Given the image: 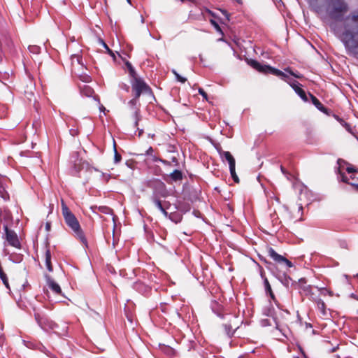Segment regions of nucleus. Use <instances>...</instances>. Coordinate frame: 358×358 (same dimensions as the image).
I'll list each match as a JSON object with an SVG mask.
<instances>
[{
	"label": "nucleus",
	"instance_id": "nucleus-20",
	"mask_svg": "<svg viewBox=\"0 0 358 358\" xmlns=\"http://www.w3.org/2000/svg\"><path fill=\"white\" fill-rule=\"evenodd\" d=\"M224 328L226 334L229 337H231L234 335L235 330L238 329V327H236L235 329H234L232 324L230 323V324H224Z\"/></svg>",
	"mask_w": 358,
	"mask_h": 358
},
{
	"label": "nucleus",
	"instance_id": "nucleus-9",
	"mask_svg": "<svg viewBox=\"0 0 358 358\" xmlns=\"http://www.w3.org/2000/svg\"><path fill=\"white\" fill-rule=\"evenodd\" d=\"M138 101L136 99H132L128 102L129 107L134 110V127H137L138 124V122L141 119V116L140 115V109L137 107V104Z\"/></svg>",
	"mask_w": 358,
	"mask_h": 358
},
{
	"label": "nucleus",
	"instance_id": "nucleus-10",
	"mask_svg": "<svg viewBox=\"0 0 358 358\" xmlns=\"http://www.w3.org/2000/svg\"><path fill=\"white\" fill-rule=\"evenodd\" d=\"M289 85L303 101H308V95L306 94V92L301 88V85L299 83L294 80L293 82L290 83Z\"/></svg>",
	"mask_w": 358,
	"mask_h": 358
},
{
	"label": "nucleus",
	"instance_id": "nucleus-32",
	"mask_svg": "<svg viewBox=\"0 0 358 358\" xmlns=\"http://www.w3.org/2000/svg\"><path fill=\"white\" fill-rule=\"evenodd\" d=\"M210 22L211 24L216 29V30L217 31H220L222 33L221 28L216 21H215L214 20H210Z\"/></svg>",
	"mask_w": 358,
	"mask_h": 358
},
{
	"label": "nucleus",
	"instance_id": "nucleus-42",
	"mask_svg": "<svg viewBox=\"0 0 358 358\" xmlns=\"http://www.w3.org/2000/svg\"><path fill=\"white\" fill-rule=\"evenodd\" d=\"M222 13H223V15H224V16H226V17L227 18V20H229V14H228V13H227L226 10H222Z\"/></svg>",
	"mask_w": 358,
	"mask_h": 358
},
{
	"label": "nucleus",
	"instance_id": "nucleus-41",
	"mask_svg": "<svg viewBox=\"0 0 358 358\" xmlns=\"http://www.w3.org/2000/svg\"><path fill=\"white\" fill-rule=\"evenodd\" d=\"M50 226H51L50 223V222H47V223L45 224V229H46L47 231H50Z\"/></svg>",
	"mask_w": 358,
	"mask_h": 358
},
{
	"label": "nucleus",
	"instance_id": "nucleus-14",
	"mask_svg": "<svg viewBox=\"0 0 358 358\" xmlns=\"http://www.w3.org/2000/svg\"><path fill=\"white\" fill-rule=\"evenodd\" d=\"M308 96H310L313 104L320 111L327 113V108L322 105V103L312 94L308 93Z\"/></svg>",
	"mask_w": 358,
	"mask_h": 358
},
{
	"label": "nucleus",
	"instance_id": "nucleus-2",
	"mask_svg": "<svg viewBox=\"0 0 358 358\" xmlns=\"http://www.w3.org/2000/svg\"><path fill=\"white\" fill-rule=\"evenodd\" d=\"M62 211L66 224L72 229L75 233L76 237L85 246L87 247V241L82 231L80 224L76 216L71 213L65 203L62 201Z\"/></svg>",
	"mask_w": 358,
	"mask_h": 358
},
{
	"label": "nucleus",
	"instance_id": "nucleus-53",
	"mask_svg": "<svg viewBox=\"0 0 358 358\" xmlns=\"http://www.w3.org/2000/svg\"><path fill=\"white\" fill-rule=\"evenodd\" d=\"M128 3H131V1L130 0H127Z\"/></svg>",
	"mask_w": 358,
	"mask_h": 358
},
{
	"label": "nucleus",
	"instance_id": "nucleus-5",
	"mask_svg": "<svg viewBox=\"0 0 358 358\" xmlns=\"http://www.w3.org/2000/svg\"><path fill=\"white\" fill-rule=\"evenodd\" d=\"M248 64L253 69L257 70L259 72L261 73H271L279 76L283 80H285L287 77V76L282 71L275 68H273L268 65H262L256 60L250 59L248 62Z\"/></svg>",
	"mask_w": 358,
	"mask_h": 358
},
{
	"label": "nucleus",
	"instance_id": "nucleus-44",
	"mask_svg": "<svg viewBox=\"0 0 358 358\" xmlns=\"http://www.w3.org/2000/svg\"><path fill=\"white\" fill-rule=\"evenodd\" d=\"M300 282H306V280L304 278H301L299 280Z\"/></svg>",
	"mask_w": 358,
	"mask_h": 358
},
{
	"label": "nucleus",
	"instance_id": "nucleus-50",
	"mask_svg": "<svg viewBox=\"0 0 358 358\" xmlns=\"http://www.w3.org/2000/svg\"><path fill=\"white\" fill-rule=\"evenodd\" d=\"M127 87H124V90H126L127 91H128L129 90V87L128 86H126Z\"/></svg>",
	"mask_w": 358,
	"mask_h": 358
},
{
	"label": "nucleus",
	"instance_id": "nucleus-6",
	"mask_svg": "<svg viewBox=\"0 0 358 358\" xmlns=\"http://www.w3.org/2000/svg\"><path fill=\"white\" fill-rule=\"evenodd\" d=\"M3 229L5 231L6 240L8 241V244L14 248H20L21 244L16 233L13 230L9 229L6 224L3 226Z\"/></svg>",
	"mask_w": 358,
	"mask_h": 358
},
{
	"label": "nucleus",
	"instance_id": "nucleus-24",
	"mask_svg": "<svg viewBox=\"0 0 358 358\" xmlns=\"http://www.w3.org/2000/svg\"><path fill=\"white\" fill-rule=\"evenodd\" d=\"M171 71L175 75L176 78L178 82L185 83L187 81V79L181 76L180 74H178V72L175 69H173Z\"/></svg>",
	"mask_w": 358,
	"mask_h": 358
},
{
	"label": "nucleus",
	"instance_id": "nucleus-25",
	"mask_svg": "<svg viewBox=\"0 0 358 358\" xmlns=\"http://www.w3.org/2000/svg\"><path fill=\"white\" fill-rule=\"evenodd\" d=\"M264 315H266L267 316L273 317L275 315V311H274V309L273 307H268V308H265L264 309Z\"/></svg>",
	"mask_w": 358,
	"mask_h": 358
},
{
	"label": "nucleus",
	"instance_id": "nucleus-15",
	"mask_svg": "<svg viewBox=\"0 0 358 358\" xmlns=\"http://www.w3.org/2000/svg\"><path fill=\"white\" fill-rule=\"evenodd\" d=\"M80 93L83 96L91 97L93 96L94 92L91 87L84 85L83 87H80Z\"/></svg>",
	"mask_w": 358,
	"mask_h": 358
},
{
	"label": "nucleus",
	"instance_id": "nucleus-35",
	"mask_svg": "<svg viewBox=\"0 0 358 358\" xmlns=\"http://www.w3.org/2000/svg\"><path fill=\"white\" fill-rule=\"evenodd\" d=\"M199 93L205 99H207V94L205 92V91L201 89V88H199Z\"/></svg>",
	"mask_w": 358,
	"mask_h": 358
},
{
	"label": "nucleus",
	"instance_id": "nucleus-28",
	"mask_svg": "<svg viewBox=\"0 0 358 358\" xmlns=\"http://www.w3.org/2000/svg\"><path fill=\"white\" fill-rule=\"evenodd\" d=\"M264 287H265V292L266 294H268V292L272 291L271 285L266 278H264Z\"/></svg>",
	"mask_w": 358,
	"mask_h": 358
},
{
	"label": "nucleus",
	"instance_id": "nucleus-16",
	"mask_svg": "<svg viewBox=\"0 0 358 358\" xmlns=\"http://www.w3.org/2000/svg\"><path fill=\"white\" fill-rule=\"evenodd\" d=\"M45 266H46L47 269L50 272H52L53 271V268H52V266L51 264V253H50V250L49 249H47L45 250Z\"/></svg>",
	"mask_w": 358,
	"mask_h": 358
},
{
	"label": "nucleus",
	"instance_id": "nucleus-37",
	"mask_svg": "<svg viewBox=\"0 0 358 358\" xmlns=\"http://www.w3.org/2000/svg\"><path fill=\"white\" fill-rule=\"evenodd\" d=\"M102 176H103V180H105L106 181H108L110 178V174H106V173H102Z\"/></svg>",
	"mask_w": 358,
	"mask_h": 358
},
{
	"label": "nucleus",
	"instance_id": "nucleus-11",
	"mask_svg": "<svg viewBox=\"0 0 358 358\" xmlns=\"http://www.w3.org/2000/svg\"><path fill=\"white\" fill-rule=\"evenodd\" d=\"M219 153L222 159L228 162L229 169H233L234 167H236L235 159L230 152L219 150Z\"/></svg>",
	"mask_w": 358,
	"mask_h": 358
},
{
	"label": "nucleus",
	"instance_id": "nucleus-38",
	"mask_svg": "<svg viewBox=\"0 0 358 358\" xmlns=\"http://www.w3.org/2000/svg\"><path fill=\"white\" fill-rule=\"evenodd\" d=\"M83 81H84L85 83H88L90 81V77L88 76H85L83 77L82 78Z\"/></svg>",
	"mask_w": 358,
	"mask_h": 358
},
{
	"label": "nucleus",
	"instance_id": "nucleus-46",
	"mask_svg": "<svg viewBox=\"0 0 358 358\" xmlns=\"http://www.w3.org/2000/svg\"><path fill=\"white\" fill-rule=\"evenodd\" d=\"M40 346L43 348V349H41V351H43V349H45V346H43V345H40Z\"/></svg>",
	"mask_w": 358,
	"mask_h": 358
},
{
	"label": "nucleus",
	"instance_id": "nucleus-54",
	"mask_svg": "<svg viewBox=\"0 0 358 358\" xmlns=\"http://www.w3.org/2000/svg\"><path fill=\"white\" fill-rule=\"evenodd\" d=\"M113 233L115 232V227L113 229Z\"/></svg>",
	"mask_w": 358,
	"mask_h": 358
},
{
	"label": "nucleus",
	"instance_id": "nucleus-29",
	"mask_svg": "<svg viewBox=\"0 0 358 358\" xmlns=\"http://www.w3.org/2000/svg\"><path fill=\"white\" fill-rule=\"evenodd\" d=\"M152 161H153V162H158V161H159V162H161L162 163H163L164 164H166V165H169V164H170V163H169L168 161L164 160V159H159L158 157H156V156H155V155H152Z\"/></svg>",
	"mask_w": 358,
	"mask_h": 358
},
{
	"label": "nucleus",
	"instance_id": "nucleus-26",
	"mask_svg": "<svg viewBox=\"0 0 358 358\" xmlns=\"http://www.w3.org/2000/svg\"><path fill=\"white\" fill-rule=\"evenodd\" d=\"M317 308L320 310L325 314V303L322 299H318L317 301Z\"/></svg>",
	"mask_w": 358,
	"mask_h": 358
},
{
	"label": "nucleus",
	"instance_id": "nucleus-47",
	"mask_svg": "<svg viewBox=\"0 0 358 358\" xmlns=\"http://www.w3.org/2000/svg\"><path fill=\"white\" fill-rule=\"evenodd\" d=\"M290 73H291L292 75H293L294 76H295L296 78H299V76H296V75L294 74L293 73H291V72H290Z\"/></svg>",
	"mask_w": 358,
	"mask_h": 358
},
{
	"label": "nucleus",
	"instance_id": "nucleus-45",
	"mask_svg": "<svg viewBox=\"0 0 358 358\" xmlns=\"http://www.w3.org/2000/svg\"><path fill=\"white\" fill-rule=\"evenodd\" d=\"M100 110H105V108H104L103 106H101L100 107Z\"/></svg>",
	"mask_w": 358,
	"mask_h": 358
},
{
	"label": "nucleus",
	"instance_id": "nucleus-39",
	"mask_svg": "<svg viewBox=\"0 0 358 358\" xmlns=\"http://www.w3.org/2000/svg\"><path fill=\"white\" fill-rule=\"evenodd\" d=\"M99 208L101 210V212L105 213H106L109 210V208H108L106 207H100Z\"/></svg>",
	"mask_w": 358,
	"mask_h": 358
},
{
	"label": "nucleus",
	"instance_id": "nucleus-56",
	"mask_svg": "<svg viewBox=\"0 0 358 358\" xmlns=\"http://www.w3.org/2000/svg\"><path fill=\"white\" fill-rule=\"evenodd\" d=\"M357 276H358V274H357Z\"/></svg>",
	"mask_w": 358,
	"mask_h": 358
},
{
	"label": "nucleus",
	"instance_id": "nucleus-21",
	"mask_svg": "<svg viewBox=\"0 0 358 358\" xmlns=\"http://www.w3.org/2000/svg\"><path fill=\"white\" fill-rule=\"evenodd\" d=\"M126 66L129 70L130 76L132 77V79H134V77H137L135 69L132 66L131 64L129 62H127Z\"/></svg>",
	"mask_w": 358,
	"mask_h": 358
},
{
	"label": "nucleus",
	"instance_id": "nucleus-43",
	"mask_svg": "<svg viewBox=\"0 0 358 358\" xmlns=\"http://www.w3.org/2000/svg\"><path fill=\"white\" fill-rule=\"evenodd\" d=\"M136 127V128L138 129V130L139 131L138 136H141V135L143 133V129H139L138 128V126H137V127Z\"/></svg>",
	"mask_w": 358,
	"mask_h": 358
},
{
	"label": "nucleus",
	"instance_id": "nucleus-49",
	"mask_svg": "<svg viewBox=\"0 0 358 358\" xmlns=\"http://www.w3.org/2000/svg\"><path fill=\"white\" fill-rule=\"evenodd\" d=\"M127 87H124V90H126L127 91H128L129 90V87L128 86H126Z\"/></svg>",
	"mask_w": 358,
	"mask_h": 358
},
{
	"label": "nucleus",
	"instance_id": "nucleus-23",
	"mask_svg": "<svg viewBox=\"0 0 358 358\" xmlns=\"http://www.w3.org/2000/svg\"><path fill=\"white\" fill-rule=\"evenodd\" d=\"M122 159V157L120 154L118 153L117 149H116V145L115 143H114V163L117 164L119 163Z\"/></svg>",
	"mask_w": 358,
	"mask_h": 358
},
{
	"label": "nucleus",
	"instance_id": "nucleus-13",
	"mask_svg": "<svg viewBox=\"0 0 358 358\" xmlns=\"http://www.w3.org/2000/svg\"><path fill=\"white\" fill-rule=\"evenodd\" d=\"M210 308L213 313H215L218 317H223L224 315L222 313V306L217 301H212L210 303Z\"/></svg>",
	"mask_w": 358,
	"mask_h": 358
},
{
	"label": "nucleus",
	"instance_id": "nucleus-27",
	"mask_svg": "<svg viewBox=\"0 0 358 358\" xmlns=\"http://www.w3.org/2000/svg\"><path fill=\"white\" fill-rule=\"evenodd\" d=\"M235 169L236 168L234 167L233 169H229L230 174H231V176L233 178L234 181L235 182H236V183H238L239 182V178H238V176L236 173V169Z\"/></svg>",
	"mask_w": 358,
	"mask_h": 358
},
{
	"label": "nucleus",
	"instance_id": "nucleus-31",
	"mask_svg": "<svg viewBox=\"0 0 358 358\" xmlns=\"http://www.w3.org/2000/svg\"><path fill=\"white\" fill-rule=\"evenodd\" d=\"M101 44L103 45V46L104 47L105 49H106V50L108 51V52L113 57H115V54L113 53V52L108 47V45L104 43L103 41H101Z\"/></svg>",
	"mask_w": 358,
	"mask_h": 358
},
{
	"label": "nucleus",
	"instance_id": "nucleus-4",
	"mask_svg": "<svg viewBox=\"0 0 358 358\" xmlns=\"http://www.w3.org/2000/svg\"><path fill=\"white\" fill-rule=\"evenodd\" d=\"M34 318L38 325L45 331H53L58 335H64L66 332V326L63 328L62 332L59 333L57 331L59 325L52 320L45 314L41 313L40 311L34 308Z\"/></svg>",
	"mask_w": 358,
	"mask_h": 358
},
{
	"label": "nucleus",
	"instance_id": "nucleus-30",
	"mask_svg": "<svg viewBox=\"0 0 358 358\" xmlns=\"http://www.w3.org/2000/svg\"><path fill=\"white\" fill-rule=\"evenodd\" d=\"M267 294V295H269V296H270L271 299V300H273V301H274V303H275V305H276L278 308H280V307H279V303H278V302L277 301V300H276V299H275V295H274V294H273V291L268 292V294Z\"/></svg>",
	"mask_w": 358,
	"mask_h": 358
},
{
	"label": "nucleus",
	"instance_id": "nucleus-1",
	"mask_svg": "<svg viewBox=\"0 0 358 358\" xmlns=\"http://www.w3.org/2000/svg\"><path fill=\"white\" fill-rule=\"evenodd\" d=\"M312 10L327 23L348 52L358 49V10H350L345 0H308Z\"/></svg>",
	"mask_w": 358,
	"mask_h": 358
},
{
	"label": "nucleus",
	"instance_id": "nucleus-18",
	"mask_svg": "<svg viewBox=\"0 0 358 358\" xmlns=\"http://www.w3.org/2000/svg\"><path fill=\"white\" fill-rule=\"evenodd\" d=\"M170 178L172 180L176 182L182 179V173L181 171L176 169L170 175Z\"/></svg>",
	"mask_w": 358,
	"mask_h": 358
},
{
	"label": "nucleus",
	"instance_id": "nucleus-33",
	"mask_svg": "<svg viewBox=\"0 0 358 358\" xmlns=\"http://www.w3.org/2000/svg\"><path fill=\"white\" fill-rule=\"evenodd\" d=\"M311 289H312V287L310 285H306V286L304 285L302 287V289L304 292H306L308 294H312Z\"/></svg>",
	"mask_w": 358,
	"mask_h": 358
},
{
	"label": "nucleus",
	"instance_id": "nucleus-17",
	"mask_svg": "<svg viewBox=\"0 0 358 358\" xmlns=\"http://www.w3.org/2000/svg\"><path fill=\"white\" fill-rule=\"evenodd\" d=\"M152 201H153L155 205L156 206V207L163 213V215L165 217H168V213L166 210L163 204L162 203L161 201L159 199H158L157 197H154L152 199Z\"/></svg>",
	"mask_w": 358,
	"mask_h": 358
},
{
	"label": "nucleus",
	"instance_id": "nucleus-51",
	"mask_svg": "<svg viewBox=\"0 0 358 358\" xmlns=\"http://www.w3.org/2000/svg\"><path fill=\"white\" fill-rule=\"evenodd\" d=\"M229 316H230V317H231V318H233V319H236V317H234L233 315H229Z\"/></svg>",
	"mask_w": 358,
	"mask_h": 358
},
{
	"label": "nucleus",
	"instance_id": "nucleus-12",
	"mask_svg": "<svg viewBox=\"0 0 358 358\" xmlns=\"http://www.w3.org/2000/svg\"><path fill=\"white\" fill-rule=\"evenodd\" d=\"M46 281L49 288L55 294H61L62 289L59 284L55 282L49 275H46Z\"/></svg>",
	"mask_w": 358,
	"mask_h": 358
},
{
	"label": "nucleus",
	"instance_id": "nucleus-19",
	"mask_svg": "<svg viewBox=\"0 0 358 358\" xmlns=\"http://www.w3.org/2000/svg\"><path fill=\"white\" fill-rule=\"evenodd\" d=\"M278 279L281 282V283L285 287H288L289 285V282L291 278L289 276L286 275L285 273L280 274L277 276Z\"/></svg>",
	"mask_w": 358,
	"mask_h": 358
},
{
	"label": "nucleus",
	"instance_id": "nucleus-40",
	"mask_svg": "<svg viewBox=\"0 0 358 358\" xmlns=\"http://www.w3.org/2000/svg\"><path fill=\"white\" fill-rule=\"evenodd\" d=\"M163 206H164L165 209H166L170 206V203L169 201H164Z\"/></svg>",
	"mask_w": 358,
	"mask_h": 358
},
{
	"label": "nucleus",
	"instance_id": "nucleus-8",
	"mask_svg": "<svg viewBox=\"0 0 358 358\" xmlns=\"http://www.w3.org/2000/svg\"><path fill=\"white\" fill-rule=\"evenodd\" d=\"M268 255L276 262L278 263H280V264H285L286 266L289 268H291L293 266V264L289 261L287 259H286L285 257H284L283 256L278 254L275 250L272 248H270L268 250Z\"/></svg>",
	"mask_w": 358,
	"mask_h": 358
},
{
	"label": "nucleus",
	"instance_id": "nucleus-34",
	"mask_svg": "<svg viewBox=\"0 0 358 358\" xmlns=\"http://www.w3.org/2000/svg\"><path fill=\"white\" fill-rule=\"evenodd\" d=\"M133 92L134 93V97L133 99H136V100L138 101V98L140 97L143 92L138 90H133Z\"/></svg>",
	"mask_w": 358,
	"mask_h": 358
},
{
	"label": "nucleus",
	"instance_id": "nucleus-55",
	"mask_svg": "<svg viewBox=\"0 0 358 358\" xmlns=\"http://www.w3.org/2000/svg\"><path fill=\"white\" fill-rule=\"evenodd\" d=\"M237 1H238L239 0H236Z\"/></svg>",
	"mask_w": 358,
	"mask_h": 358
},
{
	"label": "nucleus",
	"instance_id": "nucleus-52",
	"mask_svg": "<svg viewBox=\"0 0 358 358\" xmlns=\"http://www.w3.org/2000/svg\"><path fill=\"white\" fill-rule=\"evenodd\" d=\"M173 162L176 161V157H173Z\"/></svg>",
	"mask_w": 358,
	"mask_h": 358
},
{
	"label": "nucleus",
	"instance_id": "nucleus-36",
	"mask_svg": "<svg viewBox=\"0 0 358 358\" xmlns=\"http://www.w3.org/2000/svg\"><path fill=\"white\" fill-rule=\"evenodd\" d=\"M153 152H154V150L152 149V147H150L148 148V150L146 151V155H150V156H152L153 155Z\"/></svg>",
	"mask_w": 358,
	"mask_h": 358
},
{
	"label": "nucleus",
	"instance_id": "nucleus-3",
	"mask_svg": "<svg viewBox=\"0 0 358 358\" xmlns=\"http://www.w3.org/2000/svg\"><path fill=\"white\" fill-rule=\"evenodd\" d=\"M338 164L337 173L341 180L358 190V171L341 159L338 160Z\"/></svg>",
	"mask_w": 358,
	"mask_h": 358
},
{
	"label": "nucleus",
	"instance_id": "nucleus-48",
	"mask_svg": "<svg viewBox=\"0 0 358 358\" xmlns=\"http://www.w3.org/2000/svg\"><path fill=\"white\" fill-rule=\"evenodd\" d=\"M141 22H144V18H143V16H141Z\"/></svg>",
	"mask_w": 358,
	"mask_h": 358
},
{
	"label": "nucleus",
	"instance_id": "nucleus-7",
	"mask_svg": "<svg viewBox=\"0 0 358 358\" xmlns=\"http://www.w3.org/2000/svg\"><path fill=\"white\" fill-rule=\"evenodd\" d=\"M132 90H138L143 93H150L151 92L150 87L145 83V82L138 78L134 77V79H132L131 81Z\"/></svg>",
	"mask_w": 358,
	"mask_h": 358
},
{
	"label": "nucleus",
	"instance_id": "nucleus-22",
	"mask_svg": "<svg viewBox=\"0 0 358 358\" xmlns=\"http://www.w3.org/2000/svg\"><path fill=\"white\" fill-rule=\"evenodd\" d=\"M28 49L33 54H39L41 52V47L36 45H31L28 47Z\"/></svg>",
	"mask_w": 358,
	"mask_h": 358
}]
</instances>
